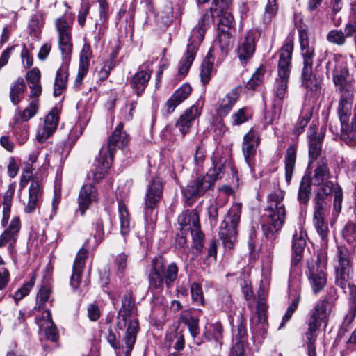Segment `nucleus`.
<instances>
[{
	"label": "nucleus",
	"mask_w": 356,
	"mask_h": 356,
	"mask_svg": "<svg viewBox=\"0 0 356 356\" xmlns=\"http://www.w3.org/2000/svg\"><path fill=\"white\" fill-rule=\"evenodd\" d=\"M74 20V14L65 13L55 20V28L58 34V44L61 52L64 63L57 70L54 81V95H60L65 90L68 79L67 63L72 51V31Z\"/></svg>",
	"instance_id": "f257e3e1"
},
{
	"label": "nucleus",
	"mask_w": 356,
	"mask_h": 356,
	"mask_svg": "<svg viewBox=\"0 0 356 356\" xmlns=\"http://www.w3.org/2000/svg\"><path fill=\"white\" fill-rule=\"evenodd\" d=\"M293 51V41L291 38H287L284 44L279 51V61L277 67V77L275 79L274 87V100L273 108L275 114L273 118H271L268 123H273L276 118L277 113L280 114L282 100L284 98L289 78L291 74V59Z\"/></svg>",
	"instance_id": "f03ea898"
},
{
	"label": "nucleus",
	"mask_w": 356,
	"mask_h": 356,
	"mask_svg": "<svg viewBox=\"0 0 356 356\" xmlns=\"http://www.w3.org/2000/svg\"><path fill=\"white\" fill-rule=\"evenodd\" d=\"M284 193L277 189L268 195V213L261 218V227L266 238L274 239V235L280 230L285 222L286 209L283 204Z\"/></svg>",
	"instance_id": "7ed1b4c3"
},
{
	"label": "nucleus",
	"mask_w": 356,
	"mask_h": 356,
	"mask_svg": "<svg viewBox=\"0 0 356 356\" xmlns=\"http://www.w3.org/2000/svg\"><path fill=\"white\" fill-rule=\"evenodd\" d=\"M353 102L352 91H343L337 108L341 122V138L349 146L356 145V109L353 110Z\"/></svg>",
	"instance_id": "20e7f679"
},
{
	"label": "nucleus",
	"mask_w": 356,
	"mask_h": 356,
	"mask_svg": "<svg viewBox=\"0 0 356 356\" xmlns=\"http://www.w3.org/2000/svg\"><path fill=\"white\" fill-rule=\"evenodd\" d=\"M225 161L222 158L213 159V168H211L205 175H200L191 181L182 189L184 197L190 200L191 198L203 195L211 189L215 182L220 179L224 173Z\"/></svg>",
	"instance_id": "39448f33"
},
{
	"label": "nucleus",
	"mask_w": 356,
	"mask_h": 356,
	"mask_svg": "<svg viewBox=\"0 0 356 356\" xmlns=\"http://www.w3.org/2000/svg\"><path fill=\"white\" fill-rule=\"evenodd\" d=\"M134 306V304L131 296L129 294L124 295L122 300V307L118 312L116 323L117 327L120 330H123L127 326V322H129L126 334L123 339L127 348V355L131 353L134 348L139 330L138 321L136 319L131 320Z\"/></svg>",
	"instance_id": "423d86ee"
},
{
	"label": "nucleus",
	"mask_w": 356,
	"mask_h": 356,
	"mask_svg": "<svg viewBox=\"0 0 356 356\" xmlns=\"http://www.w3.org/2000/svg\"><path fill=\"white\" fill-rule=\"evenodd\" d=\"M330 312V305L327 300L318 302L309 312L307 322L308 328L305 335L307 343L308 356H316L315 342L318 336V330L321 325L327 324Z\"/></svg>",
	"instance_id": "0eeeda50"
},
{
	"label": "nucleus",
	"mask_w": 356,
	"mask_h": 356,
	"mask_svg": "<svg viewBox=\"0 0 356 356\" xmlns=\"http://www.w3.org/2000/svg\"><path fill=\"white\" fill-rule=\"evenodd\" d=\"M300 54L303 59L302 70V85L311 90H318L320 83L316 79H312L313 60L315 56L314 43L309 41L305 30L299 31Z\"/></svg>",
	"instance_id": "6e6552de"
},
{
	"label": "nucleus",
	"mask_w": 356,
	"mask_h": 356,
	"mask_svg": "<svg viewBox=\"0 0 356 356\" xmlns=\"http://www.w3.org/2000/svg\"><path fill=\"white\" fill-rule=\"evenodd\" d=\"M178 267L175 263L170 264L164 267L161 258H155L152 261V268L149 274V287L161 291L165 282L168 288H170L178 276Z\"/></svg>",
	"instance_id": "1a4fd4ad"
},
{
	"label": "nucleus",
	"mask_w": 356,
	"mask_h": 356,
	"mask_svg": "<svg viewBox=\"0 0 356 356\" xmlns=\"http://www.w3.org/2000/svg\"><path fill=\"white\" fill-rule=\"evenodd\" d=\"M241 204L234 203L222 222L219 235L225 248L232 249L236 241L237 229L240 222Z\"/></svg>",
	"instance_id": "9d476101"
},
{
	"label": "nucleus",
	"mask_w": 356,
	"mask_h": 356,
	"mask_svg": "<svg viewBox=\"0 0 356 356\" xmlns=\"http://www.w3.org/2000/svg\"><path fill=\"white\" fill-rule=\"evenodd\" d=\"M314 213L313 223L314 225L323 240H325L329 232L327 223L325 218L329 213L330 207L327 201L313 199Z\"/></svg>",
	"instance_id": "9b49d317"
},
{
	"label": "nucleus",
	"mask_w": 356,
	"mask_h": 356,
	"mask_svg": "<svg viewBox=\"0 0 356 356\" xmlns=\"http://www.w3.org/2000/svg\"><path fill=\"white\" fill-rule=\"evenodd\" d=\"M306 273L314 293L321 291L327 283V277L318 256L316 259L308 261Z\"/></svg>",
	"instance_id": "f8f14e48"
},
{
	"label": "nucleus",
	"mask_w": 356,
	"mask_h": 356,
	"mask_svg": "<svg viewBox=\"0 0 356 356\" xmlns=\"http://www.w3.org/2000/svg\"><path fill=\"white\" fill-rule=\"evenodd\" d=\"M232 0H213V6L209 11L204 13L198 22L197 26L193 29V33L197 32V38L199 40L202 39L204 35L206 29L208 28L210 22L213 21L214 13L218 14L222 10H227L232 3Z\"/></svg>",
	"instance_id": "ddd939ff"
},
{
	"label": "nucleus",
	"mask_w": 356,
	"mask_h": 356,
	"mask_svg": "<svg viewBox=\"0 0 356 356\" xmlns=\"http://www.w3.org/2000/svg\"><path fill=\"white\" fill-rule=\"evenodd\" d=\"M337 257L338 258V266L336 268V282L342 289L350 286V266L348 257V251L346 248L339 247Z\"/></svg>",
	"instance_id": "4468645a"
},
{
	"label": "nucleus",
	"mask_w": 356,
	"mask_h": 356,
	"mask_svg": "<svg viewBox=\"0 0 356 356\" xmlns=\"http://www.w3.org/2000/svg\"><path fill=\"white\" fill-rule=\"evenodd\" d=\"M123 127L122 122L118 124L109 138L108 144L101 148V156L108 154L111 157H113L117 148L122 149L127 145L129 139L126 133L122 131Z\"/></svg>",
	"instance_id": "2eb2a0df"
},
{
	"label": "nucleus",
	"mask_w": 356,
	"mask_h": 356,
	"mask_svg": "<svg viewBox=\"0 0 356 356\" xmlns=\"http://www.w3.org/2000/svg\"><path fill=\"white\" fill-rule=\"evenodd\" d=\"M59 120V112L57 108H53L47 115L44 124L38 127L36 139L38 142L44 143L56 131Z\"/></svg>",
	"instance_id": "dca6fc26"
},
{
	"label": "nucleus",
	"mask_w": 356,
	"mask_h": 356,
	"mask_svg": "<svg viewBox=\"0 0 356 356\" xmlns=\"http://www.w3.org/2000/svg\"><path fill=\"white\" fill-rule=\"evenodd\" d=\"M259 143V135L254 128H251L243 137L242 150L245 162L249 166L252 165Z\"/></svg>",
	"instance_id": "f3484780"
},
{
	"label": "nucleus",
	"mask_w": 356,
	"mask_h": 356,
	"mask_svg": "<svg viewBox=\"0 0 356 356\" xmlns=\"http://www.w3.org/2000/svg\"><path fill=\"white\" fill-rule=\"evenodd\" d=\"M163 181L156 177L150 182L147 188L145 199V209L146 213L152 211L162 197Z\"/></svg>",
	"instance_id": "a211bd4d"
},
{
	"label": "nucleus",
	"mask_w": 356,
	"mask_h": 356,
	"mask_svg": "<svg viewBox=\"0 0 356 356\" xmlns=\"http://www.w3.org/2000/svg\"><path fill=\"white\" fill-rule=\"evenodd\" d=\"M267 306L266 304V296L264 291H259L257 297V310L255 315L252 318V330L253 332H264L266 330Z\"/></svg>",
	"instance_id": "6ab92c4d"
},
{
	"label": "nucleus",
	"mask_w": 356,
	"mask_h": 356,
	"mask_svg": "<svg viewBox=\"0 0 356 356\" xmlns=\"http://www.w3.org/2000/svg\"><path fill=\"white\" fill-rule=\"evenodd\" d=\"M97 201L98 193L95 187L90 184L83 185L79 191L77 211L80 212L81 216H83L90 206Z\"/></svg>",
	"instance_id": "aec40b11"
},
{
	"label": "nucleus",
	"mask_w": 356,
	"mask_h": 356,
	"mask_svg": "<svg viewBox=\"0 0 356 356\" xmlns=\"http://www.w3.org/2000/svg\"><path fill=\"white\" fill-rule=\"evenodd\" d=\"M20 228L21 222L19 217L14 216L8 227L0 236V248L6 245L7 243H9L8 248L12 252L14 250Z\"/></svg>",
	"instance_id": "412c9836"
},
{
	"label": "nucleus",
	"mask_w": 356,
	"mask_h": 356,
	"mask_svg": "<svg viewBox=\"0 0 356 356\" xmlns=\"http://www.w3.org/2000/svg\"><path fill=\"white\" fill-rule=\"evenodd\" d=\"M197 35V32L196 31L195 33H193V30L192 35L190 38L191 42L188 44L186 51L184 54V57L180 60L179 66V73L180 75L185 76L188 73L195 59V54L197 49V43L201 42V41L203 40L202 38L200 40H199Z\"/></svg>",
	"instance_id": "4be33fe9"
},
{
	"label": "nucleus",
	"mask_w": 356,
	"mask_h": 356,
	"mask_svg": "<svg viewBox=\"0 0 356 356\" xmlns=\"http://www.w3.org/2000/svg\"><path fill=\"white\" fill-rule=\"evenodd\" d=\"M113 158L108 154L101 156L99 152L98 156L95 158L90 172L88 174V178L95 182H99L107 172L111 165Z\"/></svg>",
	"instance_id": "5701e85b"
},
{
	"label": "nucleus",
	"mask_w": 356,
	"mask_h": 356,
	"mask_svg": "<svg viewBox=\"0 0 356 356\" xmlns=\"http://www.w3.org/2000/svg\"><path fill=\"white\" fill-rule=\"evenodd\" d=\"M151 77V70L147 63L139 67L130 80V85L137 96H140L146 88Z\"/></svg>",
	"instance_id": "b1692460"
},
{
	"label": "nucleus",
	"mask_w": 356,
	"mask_h": 356,
	"mask_svg": "<svg viewBox=\"0 0 356 356\" xmlns=\"http://www.w3.org/2000/svg\"><path fill=\"white\" fill-rule=\"evenodd\" d=\"M37 324L39 327V334H44L46 338L51 341H56L58 337V330L55 326L49 310H45L42 316L37 318Z\"/></svg>",
	"instance_id": "393cba45"
},
{
	"label": "nucleus",
	"mask_w": 356,
	"mask_h": 356,
	"mask_svg": "<svg viewBox=\"0 0 356 356\" xmlns=\"http://www.w3.org/2000/svg\"><path fill=\"white\" fill-rule=\"evenodd\" d=\"M201 109L197 105H193L186 110L176 122V127L183 136L189 132L190 128L193 122L200 115Z\"/></svg>",
	"instance_id": "a878e982"
},
{
	"label": "nucleus",
	"mask_w": 356,
	"mask_h": 356,
	"mask_svg": "<svg viewBox=\"0 0 356 356\" xmlns=\"http://www.w3.org/2000/svg\"><path fill=\"white\" fill-rule=\"evenodd\" d=\"M87 257L88 250L83 248H81L76 255L70 278V285L74 289H78L80 285L81 276Z\"/></svg>",
	"instance_id": "bb28decb"
},
{
	"label": "nucleus",
	"mask_w": 356,
	"mask_h": 356,
	"mask_svg": "<svg viewBox=\"0 0 356 356\" xmlns=\"http://www.w3.org/2000/svg\"><path fill=\"white\" fill-rule=\"evenodd\" d=\"M255 51V34L252 31L248 32L244 40L239 44L237 54L243 64H245Z\"/></svg>",
	"instance_id": "cd10ccee"
},
{
	"label": "nucleus",
	"mask_w": 356,
	"mask_h": 356,
	"mask_svg": "<svg viewBox=\"0 0 356 356\" xmlns=\"http://www.w3.org/2000/svg\"><path fill=\"white\" fill-rule=\"evenodd\" d=\"M317 127L316 125L309 127V163L316 160L318 156L321 155L322 151V142L324 138V135L321 133L316 134V130Z\"/></svg>",
	"instance_id": "c85d7f7f"
},
{
	"label": "nucleus",
	"mask_w": 356,
	"mask_h": 356,
	"mask_svg": "<svg viewBox=\"0 0 356 356\" xmlns=\"http://www.w3.org/2000/svg\"><path fill=\"white\" fill-rule=\"evenodd\" d=\"M306 236L305 232L302 229H300L299 232L296 230L293 235L291 260L293 266L298 265L302 258V252L306 245Z\"/></svg>",
	"instance_id": "c756f323"
},
{
	"label": "nucleus",
	"mask_w": 356,
	"mask_h": 356,
	"mask_svg": "<svg viewBox=\"0 0 356 356\" xmlns=\"http://www.w3.org/2000/svg\"><path fill=\"white\" fill-rule=\"evenodd\" d=\"M191 92V87L187 83L177 89L165 104L166 113H172L175 108L188 98Z\"/></svg>",
	"instance_id": "7c9ffc66"
},
{
	"label": "nucleus",
	"mask_w": 356,
	"mask_h": 356,
	"mask_svg": "<svg viewBox=\"0 0 356 356\" xmlns=\"http://www.w3.org/2000/svg\"><path fill=\"white\" fill-rule=\"evenodd\" d=\"M240 88H235L230 90L226 95L220 99L217 110L218 115L221 118L227 116L238 99Z\"/></svg>",
	"instance_id": "2f4dec72"
},
{
	"label": "nucleus",
	"mask_w": 356,
	"mask_h": 356,
	"mask_svg": "<svg viewBox=\"0 0 356 356\" xmlns=\"http://www.w3.org/2000/svg\"><path fill=\"white\" fill-rule=\"evenodd\" d=\"M29 201L24 211L26 213H33L39 207L40 199L42 195L40 184L38 180H33L29 186Z\"/></svg>",
	"instance_id": "473e14b6"
},
{
	"label": "nucleus",
	"mask_w": 356,
	"mask_h": 356,
	"mask_svg": "<svg viewBox=\"0 0 356 356\" xmlns=\"http://www.w3.org/2000/svg\"><path fill=\"white\" fill-rule=\"evenodd\" d=\"M330 177V169L327 161L325 158H321L316 164L312 177V182L314 186H319Z\"/></svg>",
	"instance_id": "72a5a7b5"
},
{
	"label": "nucleus",
	"mask_w": 356,
	"mask_h": 356,
	"mask_svg": "<svg viewBox=\"0 0 356 356\" xmlns=\"http://www.w3.org/2000/svg\"><path fill=\"white\" fill-rule=\"evenodd\" d=\"M39 105V99H33L22 111L17 108L14 115L15 122H26L32 118L38 113Z\"/></svg>",
	"instance_id": "f704fd0d"
},
{
	"label": "nucleus",
	"mask_w": 356,
	"mask_h": 356,
	"mask_svg": "<svg viewBox=\"0 0 356 356\" xmlns=\"http://www.w3.org/2000/svg\"><path fill=\"white\" fill-rule=\"evenodd\" d=\"M348 70L345 66L342 65H338L335 67L333 72V81L334 85L341 91V95L343 94V91H350L347 88L348 83Z\"/></svg>",
	"instance_id": "c9c22d12"
},
{
	"label": "nucleus",
	"mask_w": 356,
	"mask_h": 356,
	"mask_svg": "<svg viewBox=\"0 0 356 356\" xmlns=\"http://www.w3.org/2000/svg\"><path fill=\"white\" fill-rule=\"evenodd\" d=\"M15 190V184H10L8 186V188L3 195V218L1 220L2 226L5 227L8 222L10 216V208L12 206V200Z\"/></svg>",
	"instance_id": "e433bc0d"
},
{
	"label": "nucleus",
	"mask_w": 356,
	"mask_h": 356,
	"mask_svg": "<svg viewBox=\"0 0 356 356\" xmlns=\"http://www.w3.org/2000/svg\"><path fill=\"white\" fill-rule=\"evenodd\" d=\"M200 222L197 213L194 210H186L178 217V223L181 230L189 231L191 227Z\"/></svg>",
	"instance_id": "4c0bfd02"
},
{
	"label": "nucleus",
	"mask_w": 356,
	"mask_h": 356,
	"mask_svg": "<svg viewBox=\"0 0 356 356\" xmlns=\"http://www.w3.org/2000/svg\"><path fill=\"white\" fill-rule=\"evenodd\" d=\"M296 160V148L291 145L286 149L285 156V179L287 184H289L294 170Z\"/></svg>",
	"instance_id": "58836bf2"
},
{
	"label": "nucleus",
	"mask_w": 356,
	"mask_h": 356,
	"mask_svg": "<svg viewBox=\"0 0 356 356\" xmlns=\"http://www.w3.org/2000/svg\"><path fill=\"white\" fill-rule=\"evenodd\" d=\"M26 87L23 79L15 81L10 88V99L14 105H17L22 99Z\"/></svg>",
	"instance_id": "ea45409f"
},
{
	"label": "nucleus",
	"mask_w": 356,
	"mask_h": 356,
	"mask_svg": "<svg viewBox=\"0 0 356 356\" xmlns=\"http://www.w3.org/2000/svg\"><path fill=\"white\" fill-rule=\"evenodd\" d=\"M118 213L120 224V232L122 236L127 235L131 230V219L129 213L124 203L118 204Z\"/></svg>",
	"instance_id": "a19ab883"
},
{
	"label": "nucleus",
	"mask_w": 356,
	"mask_h": 356,
	"mask_svg": "<svg viewBox=\"0 0 356 356\" xmlns=\"http://www.w3.org/2000/svg\"><path fill=\"white\" fill-rule=\"evenodd\" d=\"M180 320L187 325L191 337L195 339L200 334L199 319L189 312H182Z\"/></svg>",
	"instance_id": "79ce46f5"
},
{
	"label": "nucleus",
	"mask_w": 356,
	"mask_h": 356,
	"mask_svg": "<svg viewBox=\"0 0 356 356\" xmlns=\"http://www.w3.org/2000/svg\"><path fill=\"white\" fill-rule=\"evenodd\" d=\"M213 60L214 59L209 51L202 63L200 78L201 81L204 85L208 83L211 77L213 67Z\"/></svg>",
	"instance_id": "37998d69"
},
{
	"label": "nucleus",
	"mask_w": 356,
	"mask_h": 356,
	"mask_svg": "<svg viewBox=\"0 0 356 356\" xmlns=\"http://www.w3.org/2000/svg\"><path fill=\"white\" fill-rule=\"evenodd\" d=\"M312 116V107L309 105L305 106L295 127L296 134L300 135L303 131L305 127L308 124Z\"/></svg>",
	"instance_id": "c03bdc74"
},
{
	"label": "nucleus",
	"mask_w": 356,
	"mask_h": 356,
	"mask_svg": "<svg viewBox=\"0 0 356 356\" xmlns=\"http://www.w3.org/2000/svg\"><path fill=\"white\" fill-rule=\"evenodd\" d=\"M213 14L216 15V16L219 17V22L218 24V30L220 29H226L228 31H232L234 24V19L232 14L227 10H222L218 14V13H214Z\"/></svg>",
	"instance_id": "a18cd8bd"
},
{
	"label": "nucleus",
	"mask_w": 356,
	"mask_h": 356,
	"mask_svg": "<svg viewBox=\"0 0 356 356\" xmlns=\"http://www.w3.org/2000/svg\"><path fill=\"white\" fill-rule=\"evenodd\" d=\"M337 183L331 181H326L321 184L315 193L314 199L326 201L327 198L334 193L335 186Z\"/></svg>",
	"instance_id": "49530a36"
},
{
	"label": "nucleus",
	"mask_w": 356,
	"mask_h": 356,
	"mask_svg": "<svg viewBox=\"0 0 356 356\" xmlns=\"http://www.w3.org/2000/svg\"><path fill=\"white\" fill-rule=\"evenodd\" d=\"M208 340H214L216 342L222 344V326L220 323H215L209 326L208 330L204 334Z\"/></svg>",
	"instance_id": "de8ad7c7"
},
{
	"label": "nucleus",
	"mask_w": 356,
	"mask_h": 356,
	"mask_svg": "<svg viewBox=\"0 0 356 356\" xmlns=\"http://www.w3.org/2000/svg\"><path fill=\"white\" fill-rule=\"evenodd\" d=\"M347 37H351L356 33V2H352L350 6L348 22L345 26Z\"/></svg>",
	"instance_id": "09e8293b"
},
{
	"label": "nucleus",
	"mask_w": 356,
	"mask_h": 356,
	"mask_svg": "<svg viewBox=\"0 0 356 356\" xmlns=\"http://www.w3.org/2000/svg\"><path fill=\"white\" fill-rule=\"evenodd\" d=\"M311 180L309 178L303 177L298 192V200L302 203H307L312 192Z\"/></svg>",
	"instance_id": "8fccbe9b"
},
{
	"label": "nucleus",
	"mask_w": 356,
	"mask_h": 356,
	"mask_svg": "<svg viewBox=\"0 0 356 356\" xmlns=\"http://www.w3.org/2000/svg\"><path fill=\"white\" fill-rule=\"evenodd\" d=\"M277 0H268L265 7V12L262 17L264 25H268L272 22L277 11Z\"/></svg>",
	"instance_id": "3c124183"
},
{
	"label": "nucleus",
	"mask_w": 356,
	"mask_h": 356,
	"mask_svg": "<svg viewBox=\"0 0 356 356\" xmlns=\"http://www.w3.org/2000/svg\"><path fill=\"white\" fill-rule=\"evenodd\" d=\"M250 112L248 108L243 107L232 115V124L233 126L241 125L248 121L250 117Z\"/></svg>",
	"instance_id": "603ef678"
},
{
	"label": "nucleus",
	"mask_w": 356,
	"mask_h": 356,
	"mask_svg": "<svg viewBox=\"0 0 356 356\" xmlns=\"http://www.w3.org/2000/svg\"><path fill=\"white\" fill-rule=\"evenodd\" d=\"M343 238L352 246L356 245V225L353 222H348L343 229Z\"/></svg>",
	"instance_id": "864d4df0"
},
{
	"label": "nucleus",
	"mask_w": 356,
	"mask_h": 356,
	"mask_svg": "<svg viewBox=\"0 0 356 356\" xmlns=\"http://www.w3.org/2000/svg\"><path fill=\"white\" fill-rule=\"evenodd\" d=\"M206 157L205 147L202 145L197 146L193 156V161L195 165V170L197 172L202 169Z\"/></svg>",
	"instance_id": "5fc2aeb1"
},
{
	"label": "nucleus",
	"mask_w": 356,
	"mask_h": 356,
	"mask_svg": "<svg viewBox=\"0 0 356 356\" xmlns=\"http://www.w3.org/2000/svg\"><path fill=\"white\" fill-rule=\"evenodd\" d=\"M189 231L191 232L195 248L198 251H201L203 247V240L204 236L200 230V222L197 225H194V227H191V229Z\"/></svg>",
	"instance_id": "6e6d98bb"
},
{
	"label": "nucleus",
	"mask_w": 356,
	"mask_h": 356,
	"mask_svg": "<svg viewBox=\"0 0 356 356\" xmlns=\"http://www.w3.org/2000/svg\"><path fill=\"white\" fill-rule=\"evenodd\" d=\"M346 38L348 37L345 31L343 32L341 30L337 29L330 31L327 35V39L330 42L339 46L343 45L346 43Z\"/></svg>",
	"instance_id": "4d7b16f0"
},
{
	"label": "nucleus",
	"mask_w": 356,
	"mask_h": 356,
	"mask_svg": "<svg viewBox=\"0 0 356 356\" xmlns=\"http://www.w3.org/2000/svg\"><path fill=\"white\" fill-rule=\"evenodd\" d=\"M218 42L220 45L221 49L222 51L227 50L230 47L232 42V31L226 29L218 30Z\"/></svg>",
	"instance_id": "13d9d810"
},
{
	"label": "nucleus",
	"mask_w": 356,
	"mask_h": 356,
	"mask_svg": "<svg viewBox=\"0 0 356 356\" xmlns=\"http://www.w3.org/2000/svg\"><path fill=\"white\" fill-rule=\"evenodd\" d=\"M35 282V275H33L31 280L24 284L20 289H19L14 294L13 298L17 303L18 301L22 300L24 297L27 296Z\"/></svg>",
	"instance_id": "bf43d9fd"
},
{
	"label": "nucleus",
	"mask_w": 356,
	"mask_h": 356,
	"mask_svg": "<svg viewBox=\"0 0 356 356\" xmlns=\"http://www.w3.org/2000/svg\"><path fill=\"white\" fill-rule=\"evenodd\" d=\"M191 298L195 304L204 305V295L202 286L200 284L194 282L191 286Z\"/></svg>",
	"instance_id": "052dcab7"
},
{
	"label": "nucleus",
	"mask_w": 356,
	"mask_h": 356,
	"mask_svg": "<svg viewBox=\"0 0 356 356\" xmlns=\"http://www.w3.org/2000/svg\"><path fill=\"white\" fill-rule=\"evenodd\" d=\"M264 69L259 67L253 74L251 79L246 83V88L248 89L254 90L257 86H259L263 81L264 76Z\"/></svg>",
	"instance_id": "680f3d73"
},
{
	"label": "nucleus",
	"mask_w": 356,
	"mask_h": 356,
	"mask_svg": "<svg viewBox=\"0 0 356 356\" xmlns=\"http://www.w3.org/2000/svg\"><path fill=\"white\" fill-rule=\"evenodd\" d=\"M299 300L300 297L298 296V298L294 299L291 303V305L288 307L287 310L285 314L283 316L282 321L279 326V330L282 329L284 326L285 323L291 319L293 314L298 307Z\"/></svg>",
	"instance_id": "e2e57ef3"
},
{
	"label": "nucleus",
	"mask_w": 356,
	"mask_h": 356,
	"mask_svg": "<svg viewBox=\"0 0 356 356\" xmlns=\"http://www.w3.org/2000/svg\"><path fill=\"white\" fill-rule=\"evenodd\" d=\"M334 210L338 213L341 210V203L343 201V190L342 188L337 184L334 191Z\"/></svg>",
	"instance_id": "0e129e2a"
},
{
	"label": "nucleus",
	"mask_w": 356,
	"mask_h": 356,
	"mask_svg": "<svg viewBox=\"0 0 356 356\" xmlns=\"http://www.w3.org/2000/svg\"><path fill=\"white\" fill-rule=\"evenodd\" d=\"M90 60L88 59H81L79 62V71L75 80V83H80L85 75L88 72Z\"/></svg>",
	"instance_id": "69168bd1"
},
{
	"label": "nucleus",
	"mask_w": 356,
	"mask_h": 356,
	"mask_svg": "<svg viewBox=\"0 0 356 356\" xmlns=\"http://www.w3.org/2000/svg\"><path fill=\"white\" fill-rule=\"evenodd\" d=\"M51 293V289L49 286H42L37 295V299L40 301L39 307H42V305L46 302Z\"/></svg>",
	"instance_id": "338daca9"
},
{
	"label": "nucleus",
	"mask_w": 356,
	"mask_h": 356,
	"mask_svg": "<svg viewBox=\"0 0 356 356\" xmlns=\"http://www.w3.org/2000/svg\"><path fill=\"white\" fill-rule=\"evenodd\" d=\"M244 341H234L229 356H244Z\"/></svg>",
	"instance_id": "774afa93"
}]
</instances>
